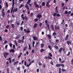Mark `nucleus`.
I'll use <instances>...</instances> for the list:
<instances>
[{
  "label": "nucleus",
  "instance_id": "nucleus-26",
  "mask_svg": "<svg viewBox=\"0 0 73 73\" xmlns=\"http://www.w3.org/2000/svg\"><path fill=\"white\" fill-rule=\"evenodd\" d=\"M29 50H31V45H30V44H29Z\"/></svg>",
  "mask_w": 73,
  "mask_h": 73
},
{
  "label": "nucleus",
  "instance_id": "nucleus-51",
  "mask_svg": "<svg viewBox=\"0 0 73 73\" xmlns=\"http://www.w3.org/2000/svg\"><path fill=\"white\" fill-rule=\"evenodd\" d=\"M48 59H49V60H52V58H51V57H49V56H48Z\"/></svg>",
  "mask_w": 73,
  "mask_h": 73
},
{
  "label": "nucleus",
  "instance_id": "nucleus-50",
  "mask_svg": "<svg viewBox=\"0 0 73 73\" xmlns=\"http://www.w3.org/2000/svg\"><path fill=\"white\" fill-rule=\"evenodd\" d=\"M64 23L62 22L61 24V26H63L64 25Z\"/></svg>",
  "mask_w": 73,
  "mask_h": 73
},
{
  "label": "nucleus",
  "instance_id": "nucleus-15",
  "mask_svg": "<svg viewBox=\"0 0 73 73\" xmlns=\"http://www.w3.org/2000/svg\"><path fill=\"white\" fill-rule=\"evenodd\" d=\"M19 62V61H17V62H15L14 63V65H15L16 64H17Z\"/></svg>",
  "mask_w": 73,
  "mask_h": 73
},
{
  "label": "nucleus",
  "instance_id": "nucleus-2",
  "mask_svg": "<svg viewBox=\"0 0 73 73\" xmlns=\"http://www.w3.org/2000/svg\"><path fill=\"white\" fill-rule=\"evenodd\" d=\"M34 4L36 8H38V7H39V5H38L37 4V3H36V2H34Z\"/></svg>",
  "mask_w": 73,
  "mask_h": 73
},
{
  "label": "nucleus",
  "instance_id": "nucleus-39",
  "mask_svg": "<svg viewBox=\"0 0 73 73\" xmlns=\"http://www.w3.org/2000/svg\"><path fill=\"white\" fill-rule=\"evenodd\" d=\"M14 42L15 44V45H16V46H17V43L16 42V40H15Z\"/></svg>",
  "mask_w": 73,
  "mask_h": 73
},
{
  "label": "nucleus",
  "instance_id": "nucleus-36",
  "mask_svg": "<svg viewBox=\"0 0 73 73\" xmlns=\"http://www.w3.org/2000/svg\"><path fill=\"white\" fill-rule=\"evenodd\" d=\"M42 5L43 6H44L45 5V2H43L42 3Z\"/></svg>",
  "mask_w": 73,
  "mask_h": 73
},
{
  "label": "nucleus",
  "instance_id": "nucleus-48",
  "mask_svg": "<svg viewBox=\"0 0 73 73\" xmlns=\"http://www.w3.org/2000/svg\"><path fill=\"white\" fill-rule=\"evenodd\" d=\"M44 59H48V57L47 56H45V57H44Z\"/></svg>",
  "mask_w": 73,
  "mask_h": 73
},
{
  "label": "nucleus",
  "instance_id": "nucleus-9",
  "mask_svg": "<svg viewBox=\"0 0 73 73\" xmlns=\"http://www.w3.org/2000/svg\"><path fill=\"white\" fill-rule=\"evenodd\" d=\"M44 43H42V44H41V48H43V47H44Z\"/></svg>",
  "mask_w": 73,
  "mask_h": 73
},
{
  "label": "nucleus",
  "instance_id": "nucleus-20",
  "mask_svg": "<svg viewBox=\"0 0 73 73\" xmlns=\"http://www.w3.org/2000/svg\"><path fill=\"white\" fill-rule=\"evenodd\" d=\"M47 27L49 29V24L48 23L47 24Z\"/></svg>",
  "mask_w": 73,
  "mask_h": 73
},
{
  "label": "nucleus",
  "instance_id": "nucleus-45",
  "mask_svg": "<svg viewBox=\"0 0 73 73\" xmlns=\"http://www.w3.org/2000/svg\"><path fill=\"white\" fill-rule=\"evenodd\" d=\"M30 31L29 30L26 31V32L27 33H30Z\"/></svg>",
  "mask_w": 73,
  "mask_h": 73
},
{
  "label": "nucleus",
  "instance_id": "nucleus-54",
  "mask_svg": "<svg viewBox=\"0 0 73 73\" xmlns=\"http://www.w3.org/2000/svg\"><path fill=\"white\" fill-rule=\"evenodd\" d=\"M0 41H2V38L1 36H0Z\"/></svg>",
  "mask_w": 73,
  "mask_h": 73
},
{
  "label": "nucleus",
  "instance_id": "nucleus-64",
  "mask_svg": "<svg viewBox=\"0 0 73 73\" xmlns=\"http://www.w3.org/2000/svg\"><path fill=\"white\" fill-rule=\"evenodd\" d=\"M64 14H68V12L67 11H66V12H65Z\"/></svg>",
  "mask_w": 73,
  "mask_h": 73
},
{
  "label": "nucleus",
  "instance_id": "nucleus-29",
  "mask_svg": "<svg viewBox=\"0 0 73 73\" xmlns=\"http://www.w3.org/2000/svg\"><path fill=\"white\" fill-rule=\"evenodd\" d=\"M24 5H20V6L19 7V8H21V7H24Z\"/></svg>",
  "mask_w": 73,
  "mask_h": 73
},
{
  "label": "nucleus",
  "instance_id": "nucleus-23",
  "mask_svg": "<svg viewBox=\"0 0 73 73\" xmlns=\"http://www.w3.org/2000/svg\"><path fill=\"white\" fill-rule=\"evenodd\" d=\"M35 41H33V47H34V45L35 44Z\"/></svg>",
  "mask_w": 73,
  "mask_h": 73
},
{
  "label": "nucleus",
  "instance_id": "nucleus-14",
  "mask_svg": "<svg viewBox=\"0 0 73 73\" xmlns=\"http://www.w3.org/2000/svg\"><path fill=\"white\" fill-rule=\"evenodd\" d=\"M10 52H13H13H15V50L13 49H11L10 50Z\"/></svg>",
  "mask_w": 73,
  "mask_h": 73
},
{
  "label": "nucleus",
  "instance_id": "nucleus-56",
  "mask_svg": "<svg viewBox=\"0 0 73 73\" xmlns=\"http://www.w3.org/2000/svg\"><path fill=\"white\" fill-rule=\"evenodd\" d=\"M36 71H37V73H38V72H39V69H38V68H37L36 69Z\"/></svg>",
  "mask_w": 73,
  "mask_h": 73
},
{
  "label": "nucleus",
  "instance_id": "nucleus-44",
  "mask_svg": "<svg viewBox=\"0 0 73 73\" xmlns=\"http://www.w3.org/2000/svg\"><path fill=\"white\" fill-rule=\"evenodd\" d=\"M53 35H54V36H56V33L54 32L53 33Z\"/></svg>",
  "mask_w": 73,
  "mask_h": 73
},
{
  "label": "nucleus",
  "instance_id": "nucleus-63",
  "mask_svg": "<svg viewBox=\"0 0 73 73\" xmlns=\"http://www.w3.org/2000/svg\"><path fill=\"white\" fill-rule=\"evenodd\" d=\"M10 47H11L12 46V43H11L10 44Z\"/></svg>",
  "mask_w": 73,
  "mask_h": 73
},
{
  "label": "nucleus",
  "instance_id": "nucleus-52",
  "mask_svg": "<svg viewBox=\"0 0 73 73\" xmlns=\"http://www.w3.org/2000/svg\"><path fill=\"white\" fill-rule=\"evenodd\" d=\"M25 20H27L28 17H27V16H25Z\"/></svg>",
  "mask_w": 73,
  "mask_h": 73
},
{
  "label": "nucleus",
  "instance_id": "nucleus-1",
  "mask_svg": "<svg viewBox=\"0 0 73 73\" xmlns=\"http://www.w3.org/2000/svg\"><path fill=\"white\" fill-rule=\"evenodd\" d=\"M9 53L8 52H4L3 53L4 56L5 57V58H7V56H8V55H9Z\"/></svg>",
  "mask_w": 73,
  "mask_h": 73
},
{
  "label": "nucleus",
  "instance_id": "nucleus-61",
  "mask_svg": "<svg viewBox=\"0 0 73 73\" xmlns=\"http://www.w3.org/2000/svg\"><path fill=\"white\" fill-rule=\"evenodd\" d=\"M7 47H8V45L7 44L6 45V46H5V49H7Z\"/></svg>",
  "mask_w": 73,
  "mask_h": 73
},
{
  "label": "nucleus",
  "instance_id": "nucleus-37",
  "mask_svg": "<svg viewBox=\"0 0 73 73\" xmlns=\"http://www.w3.org/2000/svg\"><path fill=\"white\" fill-rule=\"evenodd\" d=\"M47 37H49V38H51V36L50 35H47Z\"/></svg>",
  "mask_w": 73,
  "mask_h": 73
},
{
  "label": "nucleus",
  "instance_id": "nucleus-13",
  "mask_svg": "<svg viewBox=\"0 0 73 73\" xmlns=\"http://www.w3.org/2000/svg\"><path fill=\"white\" fill-rule=\"evenodd\" d=\"M22 55V52H21L19 55L18 56V58H19L20 57H21V56Z\"/></svg>",
  "mask_w": 73,
  "mask_h": 73
},
{
  "label": "nucleus",
  "instance_id": "nucleus-35",
  "mask_svg": "<svg viewBox=\"0 0 73 73\" xmlns=\"http://www.w3.org/2000/svg\"><path fill=\"white\" fill-rule=\"evenodd\" d=\"M55 29H59V27L58 26L57 27H55Z\"/></svg>",
  "mask_w": 73,
  "mask_h": 73
},
{
  "label": "nucleus",
  "instance_id": "nucleus-53",
  "mask_svg": "<svg viewBox=\"0 0 73 73\" xmlns=\"http://www.w3.org/2000/svg\"><path fill=\"white\" fill-rule=\"evenodd\" d=\"M13 48L14 49H15V44L13 45Z\"/></svg>",
  "mask_w": 73,
  "mask_h": 73
},
{
  "label": "nucleus",
  "instance_id": "nucleus-10",
  "mask_svg": "<svg viewBox=\"0 0 73 73\" xmlns=\"http://www.w3.org/2000/svg\"><path fill=\"white\" fill-rule=\"evenodd\" d=\"M7 60H9V62L10 63H11V62H12V60H11V58H10L7 59Z\"/></svg>",
  "mask_w": 73,
  "mask_h": 73
},
{
  "label": "nucleus",
  "instance_id": "nucleus-25",
  "mask_svg": "<svg viewBox=\"0 0 73 73\" xmlns=\"http://www.w3.org/2000/svg\"><path fill=\"white\" fill-rule=\"evenodd\" d=\"M15 27V25L13 24H11V28H14Z\"/></svg>",
  "mask_w": 73,
  "mask_h": 73
},
{
  "label": "nucleus",
  "instance_id": "nucleus-55",
  "mask_svg": "<svg viewBox=\"0 0 73 73\" xmlns=\"http://www.w3.org/2000/svg\"><path fill=\"white\" fill-rule=\"evenodd\" d=\"M58 41H59V40H58V39H56V42H58Z\"/></svg>",
  "mask_w": 73,
  "mask_h": 73
},
{
  "label": "nucleus",
  "instance_id": "nucleus-40",
  "mask_svg": "<svg viewBox=\"0 0 73 73\" xmlns=\"http://www.w3.org/2000/svg\"><path fill=\"white\" fill-rule=\"evenodd\" d=\"M16 23H17V25H20V23H19L18 22H16Z\"/></svg>",
  "mask_w": 73,
  "mask_h": 73
},
{
  "label": "nucleus",
  "instance_id": "nucleus-16",
  "mask_svg": "<svg viewBox=\"0 0 73 73\" xmlns=\"http://www.w3.org/2000/svg\"><path fill=\"white\" fill-rule=\"evenodd\" d=\"M31 0H28V1L27 2V4H29V3H31Z\"/></svg>",
  "mask_w": 73,
  "mask_h": 73
},
{
  "label": "nucleus",
  "instance_id": "nucleus-57",
  "mask_svg": "<svg viewBox=\"0 0 73 73\" xmlns=\"http://www.w3.org/2000/svg\"><path fill=\"white\" fill-rule=\"evenodd\" d=\"M23 49H24V50H26V49H27V47H24L23 48Z\"/></svg>",
  "mask_w": 73,
  "mask_h": 73
},
{
  "label": "nucleus",
  "instance_id": "nucleus-17",
  "mask_svg": "<svg viewBox=\"0 0 73 73\" xmlns=\"http://www.w3.org/2000/svg\"><path fill=\"white\" fill-rule=\"evenodd\" d=\"M37 17H38L39 19H40L41 17V15L39 14L37 15Z\"/></svg>",
  "mask_w": 73,
  "mask_h": 73
},
{
  "label": "nucleus",
  "instance_id": "nucleus-6",
  "mask_svg": "<svg viewBox=\"0 0 73 73\" xmlns=\"http://www.w3.org/2000/svg\"><path fill=\"white\" fill-rule=\"evenodd\" d=\"M25 7L27 9H29V6H28V5L27 4H26L25 5Z\"/></svg>",
  "mask_w": 73,
  "mask_h": 73
},
{
  "label": "nucleus",
  "instance_id": "nucleus-24",
  "mask_svg": "<svg viewBox=\"0 0 73 73\" xmlns=\"http://www.w3.org/2000/svg\"><path fill=\"white\" fill-rule=\"evenodd\" d=\"M71 64L73 65V59H72L71 60Z\"/></svg>",
  "mask_w": 73,
  "mask_h": 73
},
{
  "label": "nucleus",
  "instance_id": "nucleus-19",
  "mask_svg": "<svg viewBox=\"0 0 73 73\" xmlns=\"http://www.w3.org/2000/svg\"><path fill=\"white\" fill-rule=\"evenodd\" d=\"M51 27L52 29H54V27L53 25H51Z\"/></svg>",
  "mask_w": 73,
  "mask_h": 73
},
{
  "label": "nucleus",
  "instance_id": "nucleus-59",
  "mask_svg": "<svg viewBox=\"0 0 73 73\" xmlns=\"http://www.w3.org/2000/svg\"><path fill=\"white\" fill-rule=\"evenodd\" d=\"M20 67H19L17 68V70H20Z\"/></svg>",
  "mask_w": 73,
  "mask_h": 73
},
{
  "label": "nucleus",
  "instance_id": "nucleus-41",
  "mask_svg": "<svg viewBox=\"0 0 73 73\" xmlns=\"http://www.w3.org/2000/svg\"><path fill=\"white\" fill-rule=\"evenodd\" d=\"M50 64H51L52 65H53L54 64H53V62H52V61H51L50 62Z\"/></svg>",
  "mask_w": 73,
  "mask_h": 73
},
{
  "label": "nucleus",
  "instance_id": "nucleus-42",
  "mask_svg": "<svg viewBox=\"0 0 73 73\" xmlns=\"http://www.w3.org/2000/svg\"><path fill=\"white\" fill-rule=\"evenodd\" d=\"M18 42H19V43H20V42H21V40L20 39H19L18 40Z\"/></svg>",
  "mask_w": 73,
  "mask_h": 73
},
{
  "label": "nucleus",
  "instance_id": "nucleus-4",
  "mask_svg": "<svg viewBox=\"0 0 73 73\" xmlns=\"http://www.w3.org/2000/svg\"><path fill=\"white\" fill-rule=\"evenodd\" d=\"M62 49H63V48H61L60 49H59L58 50V52L59 53H61L62 50Z\"/></svg>",
  "mask_w": 73,
  "mask_h": 73
},
{
  "label": "nucleus",
  "instance_id": "nucleus-27",
  "mask_svg": "<svg viewBox=\"0 0 73 73\" xmlns=\"http://www.w3.org/2000/svg\"><path fill=\"white\" fill-rule=\"evenodd\" d=\"M70 52H69L68 53V54H66L67 56H69V55H70Z\"/></svg>",
  "mask_w": 73,
  "mask_h": 73
},
{
  "label": "nucleus",
  "instance_id": "nucleus-31",
  "mask_svg": "<svg viewBox=\"0 0 73 73\" xmlns=\"http://www.w3.org/2000/svg\"><path fill=\"white\" fill-rule=\"evenodd\" d=\"M38 20V19L37 18H36L34 20L35 21V22L37 21Z\"/></svg>",
  "mask_w": 73,
  "mask_h": 73
},
{
  "label": "nucleus",
  "instance_id": "nucleus-21",
  "mask_svg": "<svg viewBox=\"0 0 73 73\" xmlns=\"http://www.w3.org/2000/svg\"><path fill=\"white\" fill-rule=\"evenodd\" d=\"M61 68H59V72H58L59 73H61Z\"/></svg>",
  "mask_w": 73,
  "mask_h": 73
},
{
  "label": "nucleus",
  "instance_id": "nucleus-5",
  "mask_svg": "<svg viewBox=\"0 0 73 73\" xmlns=\"http://www.w3.org/2000/svg\"><path fill=\"white\" fill-rule=\"evenodd\" d=\"M33 39H34V40H36L37 41H38V39L37 38V37L35 36L33 37Z\"/></svg>",
  "mask_w": 73,
  "mask_h": 73
},
{
  "label": "nucleus",
  "instance_id": "nucleus-30",
  "mask_svg": "<svg viewBox=\"0 0 73 73\" xmlns=\"http://www.w3.org/2000/svg\"><path fill=\"white\" fill-rule=\"evenodd\" d=\"M7 42V40H5L4 41V45L6 44Z\"/></svg>",
  "mask_w": 73,
  "mask_h": 73
},
{
  "label": "nucleus",
  "instance_id": "nucleus-43",
  "mask_svg": "<svg viewBox=\"0 0 73 73\" xmlns=\"http://www.w3.org/2000/svg\"><path fill=\"white\" fill-rule=\"evenodd\" d=\"M64 3H62V7H64Z\"/></svg>",
  "mask_w": 73,
  "mask_h": 73
},
{
  "label": "nucleus",
  "instance_id": "nucleus-34",
  "mask_svg": "<svg viewBox=\"0 0 73 73\" xmlns=\"http://www.w3.org/2000/svg\"><path fill=\"white\" fill-rule=\"evenodd\" d=\"M48 48L50 49V50H51V47H50V45H48Z\"/></svg>",
  "mask_w": 73,
  "mask_h": 73
},
{
  "label": "nucleus",
  "instance_id": "nucleus-3",
  "mask_svg": "<svg viewBox=\"0 0 73 73\" xmlns=\"http://www.w3.org/2000/svg\"><path fill=\"white\" fill-rule=\"evenodd\" d=\"M25 40V38L24 36H23L22 38L21 41L22 42H24V40Z\"/></svg>",
  "mask_w": 73,
  "mask_h": 73
},
{
  "label": "nucleus",
  "instance_id": "nucleus-7",
  "mask_svg": "<svg viewBox=\"0 0 73 73\" xmlns=\"http://www.w3.org/2000/svg\"><path fill=\"white\" fill-rule=\"evenodd\" d=\"M61 66V64H58L56 65V67H59V66Z\"/></svg>",
  "mask_w": 73,
  "mask_h": 73
},
{
  "label": "nucleus",
  "instance_id": "nucleus-32",
  "mask_svg": "<svg viewBox=\"0 0 73 73\" xmlns=\"http://www.w3.org/2000/svg\"><path fill=\"white\" fill-rule=\"evenodd\" d=\"M2 13V16L3 17H4V16H5V13H4L3 12Z\"/></svg>",
  "mask_w": 73,
  "mask_h": 73
},
{
  "label": "nucleus",
  "instance_id": "nucleus-49",
  "mask_svg": "<svg viewBox=\"0 0 73 73\" xmlns=\"http://www.w3.org/2000/svg\"><path fill=\"white\" fill-rule=\"evenodd\" d=\"M24 64L26 66L27 65V62H26L25 61L24 62Z\"/></svg>",
  "mask_w": 73,
  "mask_h": 73
},
{
  "label": "nucleus",
  "instance_id": "nucleus-46",
  "mask_svg": "<svg viewBox=\"0 0 73 73\" xmlns=\"http://www.w3.org/2000/svg\"><path fill=\"white\" fill-rule=\"evenodd\" d=\"M49 4V1H48L46 3V5H48Z\"/></svg>",
  "mask_w": 73,
  "mask_h": 73
},
{
  "label": "nucleus",
  "instance_id": "nucleus-12",
  "mask_svg": "<svg viewBox=\"0 0 73 73\" xmlns=\"http://www.w3.org/2000/svg\"><path fill=\"white\" fill-rule=\"evenodd\" d=\"M54 47L56 49H58V47L56 45H55L54 46Z\"/></svg>",
  "mask_w": 73,
  "mask_h": 73
},
{
  "label": "nucleus",
  "instance_id": "nucleus-28",
  "mask_svg": "<svg viewBox=\"0 0 73 73\" xmlns=\"http://www.w3.org/2000/svg\"><path fill=\"white\" fill-rule=\"evenodd\" d=\"M44 49H42L40 50V52L41 53H42V52H44Z\"/></svg>",
  "mask_w": 73,
  "mask_h": 73
},
{
  "label": "nucleus",
  "instance_id": "nucleus-18",
  "mask_svg": "<svg viewBox=\"0 0 73 73\" xmlns=\"http://www.w3.org/2000/svg\"><path fill=\"white\" fill-rule=\"evenodd\" d=\"M31 64H32V63H30L29 64H27L26 66H27V67H29Z\"/></svg>",
  "mask_w": 73,
  "mask_h": 73
},
{
  "label": "nucleus",
  "instance_id": "nucleus-38",
  "mask_svg": "<svg viewBox=\"0 0 73 73\" xmlns=\"http://www.w3.org/2000/svg\"><path fill=\"white\" fill-rule=\"evenodd\" d=\"M66 70H65L64 69H62V72H65Z\"/></svg>",
  "mask_w": 73,
  "mask_h": 73
},
{
  "label": "nucleus",
  "instance_id": "nucleus-62",
  "mask_svg": "<svg viewBox=\"0 0 73 73\" xmlns=\"http://www.w3.org/2000/svg\"><path fill=\"white\" fill-rule=\"evenodd\" d=\"M6 8H7V7H8V3H7V2L6 3Z\"/></svg>",
  "mask_w": 73,
  "mask_h": 73
},
{
  "label": "nucleus",
  "instance_id": "nucleus-33",
  "mask_svg": "<svg viewBox=\"0 0 73 73\" xmlns=\"http://www.w3.org/2000/svg\"><path fill=\"white\" fill-rule=\"evenodd\" d=\"M70 25L71 27L73 28V23H71Z\"/></svg>",
  "mask_w": 73,
  "mask_h": 73
},
{
  "label": "nucleus",
  "instance_id": "nucleus-47",
  "mask_svg": "<svg viewBox=\"0 0 73 73\" xmlns=\"http://www.w3.org/2000/svg\"><path fill=\"white\" fill-rule=\"evenodd\" d=\"M38 65H42V64L40 62H39L38 63Z\"/></svg>",
  "mask_w": 73,
  "mask_h": 73
},
{
  "label": "nucleus",
  "instance_id": "nucleus-11",
  "mask_svg": "<svg viewBox=\"0 0 73 73\" xmlns=\"http://www.w3.org/2000/svg\"><path fill=\"white\" fill-rule=\"evenodd\" d=\"M37 23L35 24L34 26V28H36V27H37Z\"/></svg>",
  "mask_w": 73,
  "mask_h": 73
},
{
  "label": "nucleus",
  "instance_id": "nucleus-8",
  "mask_svg": "<svg viewBox=\"0 0 73 73\" xmlns=\"http://www.w3.org/2000/svg\"><path fill=\"white\" fill-rule=\"evenodd\" d=\"M18 10V8H17L15 9L14 11H13V13H15V12H17V10Z\"/></svg>",
  "mask_w": 73,
  "mask_h": 73
},
{
  "label": "nucleus",
  "instance_id": "nucleus-58",
  "mask_svg": "<svg viewBox=\"0 0 73 73\" xmlns=\"http://www.w3.org/2000/svg\"><path fill=\"white\" fill-rule=\"evenodd\" d=\"M67 44H68V45H69V44H70V43L69 42V41H67Z\"/></svg>",
  "mask_w": 73,
  "mask_h": 73
},
{
  "label": "nucleus",
  "instance_id": "nucleus-22",
  "mask_svg": "<svg viewBox=\"0 0 73 73\" xmlns=\"http://www.w3.org/2000/svg\"><path fill=\"white\" fill-rule=\"evenodd\" d=\"M48 55L50 57H52V54L51 53H49Z\"/></svg>",
  "mask_w": 73,
  "mask_h": 73
},
{
  "label": "nucleus",
  "instance_id": "nucleus-60",
  "mask_svg": "<svg viewBox=\"0 0 73 73\" xmlns=\"http://www.w3.org/2000/svg\"><path fill=\"white\" fill-rule=\"evenodd\" d=\"M21 35L20 34L18 35V36L19 37V38H20L21 37Z\"/></svg>",
  "mask_w": 73,
  "mask_h": 73
}]
</instances>
